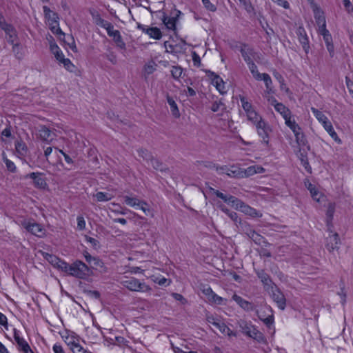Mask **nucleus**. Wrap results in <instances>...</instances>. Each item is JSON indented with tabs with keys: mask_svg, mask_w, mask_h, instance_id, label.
Instances as JSON below:
<instances>
[{
	"mask_svg": "<svg viewBox=\"0 0 353 353\" xmlns=\"http://www.w3.org/2000/svg\"><path fill=\"white\" fill-rule=\"evenodd\" d=\"M62 265H63V271L77 278L83 279L89 274L88 267L81 261H77L72 265L67 263Z\"/></svg>",
	"mask_w": 353,
	"mask_h": 353,
	"instance_id": "nucleus-1",
	"label": "nucleus"
},
{
	"mask_svg": "<svg viewBox=\"0 0 353 353\" xmlns=\"http://www.w3.org/2000/svg\"><path fill=\"white\" fill-rule=\"evenodd\" d=\"M311 111L319 121L321 123L325 131L330 134V136L338 143H341V140L338 137L336 132L334 131L332 123L328 118L320 110L315 108H311Z\"/></svg>",
	"mask_w": 353,
	"mask_h": 353,
	"instance_id": "nucleus-2",
	"label": "nucleus"
},
{
	"mask_svg": "<svg viewBox=\"0 0 353 353\" xmlns=\"http://www.w3.org/2000/svg\"><path fill=\"white\" fill-rule=\"evenodd\" d=\"M124 202L129 206L134 208L135 209H139L147 215L153 216L154 213L152 210L150 208L149 204L143 200H140L137 197H131L129 196H123Z\"/></svg>",
	"mask_w": 353,
	"mask_h": 353,
	"instance_id": "nucleus-3",
	"label": "nucleus"
},
{
	"mask_svg": "<svg viewBox=\"0 0 353 353\" xmlns=\"http://www.w3.org/2000/svg\"><path fill=\"white\" fill-rule=\"evenodd\" d=\"M0 28L5 31L6 34L8 37V41L12 44L13 52L18 54L17 50L19 48V43H14L17 39L16 30L11 25L6 23L3 17L1 14H0Z\"/></svg>",
	"mask_w": 353,
	"mask_h": 353,
	"instance_id": "nucleus-4",
	"label": "nucleus"
},
{
	"mask_svg": "<svg viewBox=\"0 0 353 353\" xmlns=\"http://www.w3.org/2000/svg\"><path fill=\"white\" fill-rule=\"evenodd\" d=\"M121 284L132 292H148L151 290L149 285L134 277L122 281Z\"/></svg>",
	"mask_w": 353,
	"mask_h": 353,
	"instance_id": "nucleus-5",
	"label": "nucleus"
},
{
	"mask_svg": "<svg viewBox=\"0 0 353 353\" xmlns=\"http://www.w3.org/2000/svg\"><path fill=\"white\" fill-rule=\"evenodd\" d=\"M206 321L208 323L216 327L222 334L228 336H236L223 322L214 315L208 313L206 314Z\"/></svg>",
	"mask_w": 353,
	"mask_h": 353,
	"instance_id": "nucleus-6",
	"label": "nucleus"
},
{
	"mask_svg": "<svg viewBox=\"0 0 353 353\" xmlns=\"http://www.w3.org/2000/svg\"><path fill=\"white\" fill-rule=\"evenodd\" d=\"M258 317L268 327L274 323V315L272 307L270 305H264L256 312Z\"/></svg>",
	"mask_w": 353,
	"mask_h": 353,
	"instance_id": "nucleus-7",
	"label": "nucleus"
},
{
	"mask_svg": "<svg viewBox=\"0 0 353 353\" xmlns=\"http://www.w3.org/2000/svg\"><path fill=\"white\" fill-rule=\"evenodd\" d=\"M21 225L29 232L38 237H43L45 235L44 228L36 222L23 220L21 222Z\"/></svg>",
	"mask_w": 353,
	"mask_h": 353,
	"instance_id": "nucleus-8",
	"label": "nucleus"
},
{
	"mask_svg": "<svg viewBox=\"0 0 353 353\" xmlns=\"http://www.w3.org/2000/svg\"><path fill=\"white\" fill-rule=\"evenodd\" d=\"M266 292L276 303L278 307L283 310L286 306V299L277 286L275 285L272 287V290H268Z\"/></svg>",
	"mask_w": 353,
	"mask_h": 353,
	"instance_id": "nucleus-9",
	"label": "nucleus"
},
{
	"mask_svg": "<svg viewBox=\"0 0 353 353\" xmlns=\"http://www.w3.org/2000/svg\"><path fill=\"white\" fill-rule=\"evenodd\" d=\"M210 191L212 194H215L217 197L223 200L224 202L231 205V206L236 210H238L239 206L240 205L242 201L241 200L239 199L238 198L234 196L224 194L220 191L216 190L212 188H210Z\"/></svg>",
	"mask_w": 353,
	"mask_h": 353,
	"instance_id": "nucleus-10",
	"label": "nucleus"
},
{
	"mask_svg": "<svg viewBox=\"0 0 353 353\" xmlns=\"http://www.w3.org/2000/svg\"><path fill=\"white\" fill-rule=\"evenodd\" d=\"M241 327L242 329V332L248 335V336L256 340L259 342H265V338L261 332L258 331L255 327L252 325L243 322L241 325Z\"/></svg>",
	"mask_w": 353,
	"mask_h": 353,
	"instance_id": "nucleus-11",
	"label": "nucleus"
},
{
	"mask_svg": "<svg viewBox=\"0 0 353 353\" xmlns=\"http://www.w3.org/2000/svg\"><path fill=\"white\" fill-rule=\"evenodd\" d=\"M36 136L38 139L47 143H50L55 137V134L46 125L39 126Z\"/></svg>",
	"mask_w": 353,
	"mask_h": 353,
	"instance_id": "nucleus-12",
	"label": "nucleus"
},
{
	"mask_svg": "<svg viewBox=\"0 0 353 353\" xmlns=\"http://www.w3.org/2000/svg\"><path fill=\"white\" fill-rule=\"evenodd\" d=\"M312 9L314 12V19L318 27L325 26L326 21L324 16V12L314 2L313 0L310 1Z\"/></svg>",
	"mask_w": 353,
	"mask_h": 353,
	"instance_id": "nucleus-13",
	"label": "nucleus"
},
{
	"mask_svg": "<svg viewBox=\"0 0 353 353\" xmlns=\"http://www.w3.org/2000/svg\"><path fill=\"white\" fill-rule=\"evenodd\" d=\"M257 133L262 138L263 142L265 145L269 143V134L271 132L270 126L265 122H260L256 125Z\"/></svg>",
	"mask_w": 353,
	"mask_h": 353,
	"instance_id": "nucleus-14",
	"label": "nucleus"
},
{
	"mask_svg": "<svg viewBox=\"0 0 353 353\" xmlns=\"http://www.w3.org/2000/svg\"><path fill=\"white\" fill-rule=\"evenodd\" d=\"M48 20L50 29L52 32V33L57 34L60 39H62L61 37H65V34L62 32L59 25V17L57 14H55L54 19L52 18H46Z\"/></svg>",
	"mask_w": 353,
	"mask_h": 353,
	"instance_id": "nucleus-15",
	"label": "nucleus"
},
{
	"mask_svg": "<svg viewBox=\"0 0 353 353\" xmlns=\"http://www.w3.org/2000/svg\"><path fill=\"white\" fill-rule=\"evenodd\" d=\"M268 101L272 105L275 110L279 112L283 119L291 114L290 110L285 107L283 103L277 102V101L272 97H268Z\"/></svg>",
	"mask_w": 353,
	"mask_h": 353,
	"instance_id": "nucleus-16",
	"label": "nucleus"
},
{
	"mask_svg": "<svg viewBox=\"0 0 353 353\" xmlns=\"http://www.w3.org/2000/svg\"><path fill=\"white\" fill-rule=\"evenodd\" d=\"M237 210L241 211V212L244 213L245 214L250 216L252 218L261 217L263 215L261 212L250 207V205H247L246 203H245L243 201H241Z\"/></svg>",
	"mask_w": 353,
	"mask_h": 353,
	"instance_id": "nucleus-17",
	"label": "nucleus"
},
{
	"mask_svg": "<svg viewBox=\"0 0 353 353\" xmlns=\"http://www.w3.org/2000/svg\"><path fill=\"white\" fill-rule=\"evenodd\" d=\"M326 248L330 252L339 248L340 239L337 233L331 232L326 239Z\"/></svg>",
	"mask_w": 353,
	"mask_h": 353,
	"instance_id": "nucleus-18",
	"label": "nucleus"
},
{
	"mask_svg": "<svg viewBox=\"0 0 353 353\" xmlns=\"http://www.w3.org/2000/svg\"><path fill=\"white\" fill-rule=\"evenodd\" d=\"M256 274L258 277L260 279L261 281L262 282L265 291L272 290V287L275 285V284L272 282V279H270V276L263 270H258L256 272Z\"/></svg>",
	"mask_w": 353,
	"mask_h": 353,
	"instance_id": "nucleus-19",
	"label": "nucleus"
},
{
	"mask_svg": "<svg viewBox=\"0 0 353 353\" xmlns=\"http://www.w3.org/2000/svg\"><path fill=\"white\" fill-rule=\"evenodd\" d=\"M108 34L112 37L114 41H115L117 46L121 49L125 48V43L123 42L120 32L119 30H114L113 25L111 26L110 29L107 30Z\"/></svg>",
	"mask_w": 353,
	"mask_h": 353,
	"instance_id": "nucleus-20",
	"label": "nucleus"
},
{
	"mask_svg": "<svg viewBox=\"0 0 353 353\" xmlns=\"http://www.w3.org/2000/svg\"><path fill=\"white\" fill-rule=\"evenodd\" d=\"M47 39L49 41L50 49L51 52L54 54V57L59 62L61 61L62 59L65 57L62 51L60 50L59 46L55 43L54 39L51 35H49V37Z\"/></svg>",
	"mask_w": 353,
	"mask_h": 353,
	"instance_id": "nucleus-21",
	"label": "nucleus"
},
{
	"mask_svg": "<svg viewBox=\"0 0 353 353\" xmlns=\"http://www.w3.org/2000/svg\"><path fill=\"white\" fill-rule=\"evenodd\" d=\"M221 170H225V174L231 177L243 178V169L232 165L228 168L227 166H222Z\"/></svg>",
	"mask_w": 353,
	"mask_h": 353,
	"instance_id": "nucleus-22",
	"label": "nucleus"
},
{
	"mask_svg": "<svg viewBox=\"0 0 353 353\" xmlns=\"http://www.w3.org/2000/svg\"><path fill=\"white\" fill-rule=\"evenodd\" d=\"M261 80H263L265 83L266 87V91L265 92V97L268 99V97H270V94L274 93L272 81L271 79L270 76L267 73H263L261 74Z\"/></svg>",
	"mask_w": 353,
	"mask_h": 353,
	"instance_id": "nucleus-23",
	"label": "nucleus"
},
{
	"mask_svg": "<svg viewBox=\"0 0 353 353\" xmlns=\"http://www.w3.org/2000/svg\"><path fill=\"white\" fill-rule=\"evenodd\" d=\"M232 299L243 310L247 311L253 310L254 306L249 301L243 299L242 297L237 294H234L232 296Z\"/></svg>",
	"mask_w": 353,
	"mask_h": 353,
	"instance_id": "nucleus-24",
	"label": "nucleus"
},
{
	"mask_svg": "<svg viewBox=\"0 0 353 353\" xmlns=\"http://www.w3.org/2000/svg\"><path fill=\"white\" fill-rule=\"evenodd\" d=\"M43 256L52 265L58 268L59 269H61V270H63V265L62 263H66L65 262L60 260L56 256L50 254L48 253H43Z\"/></svg>",
	"mask_w": 353,
	"mask_h": 353,
	"instance_id": "nucleus-25",
	"label": "nucleus"
},
{
	"mask_svg": "<svg viewBox=\"0 0 353 353\" xmlns=\"http://www.w3.org/2000/svg\"><path fill=\"white\" fill-rule=\"evenodd\" d=\"M305 185L310 191L313 199L319 202L320 201L321 194L317 190L316 187L314 185H312L308 180H306L305 181Z\"/></svg>",
	"mask_w": 353,
	"mask_h": 353,
	"instance_id": "nucleus-26",
	"label": "nucleus"
},
{
	"mask_svg": "<svg viewBox=\"0 0 353 353\" xmlns=\"http://www.w3.org/2000/svg\"><path fill=\"white\" fill-rule=\"evenodd\" d=\"M157 68V64L152 60L147 62L143 66V76L146 78L148 75L152 74Z\"/></svg>",
	"mask_w": 353,
	"mask_h": 353,
	"instance_id": "nucleus-27",
	"label": "nucleus"
},
{
	"mask_svg": "<svg viewBox=\"0 0 353 353\" xmlns=\"http://www.w3.org/2000/svg\"><path fill=\"white\" fill-rule=\"evenodd\" d=\"M15 150L19 157H24L28 153V148L22 141H17L15 143Z\"/></svg>",
	"mask_w": 353,
	"mask_h": 353,
	"instance_id": "nucleus-28",
	"label": "nucleus"
},
{
	"mask_svg": "<svg viewBox=\"0 0 353 353\" xmlns=\"http://www.w3.org/2000/svg\"><path fill=\"white\" fill-rule=\"evenodd\" d=\"M212 83L216 86V88L221 94H223L226 92L224 82L219 76H214L212 79Z\"/></svg>",
	"mask_w": 353,
	"mask_h": 353,
	"instance_id": "nucleus-29",
	"label": "nucleus"
},
{
	"mask_svg": "<svg viewBox=\"0 0 353 353\" xmlns=\"http://www.w3.org/2000/svg\"><path fill=\"white\" fill-rule=\"evenodd\" d=\"M248 119L252 121L255 126L257 125L260 122H263L262 117L255 111V110L249 112L246 114Z\"/></svg>",
	"mask_w": 353,
	"mask_h": 353,
	"instance_id": "nucleus-30",
	"label": "nucleus"
},
{
	"mask_svg": "<svg viewBox=\"0 0 353 353\" xmlns=\"http://www.w3.org/2000/svg\"><path fill=\"white\" fill-rule=\"evenodd\" d=\"M14 338L19 350L22 351L28 347L29 345L28 343L23 338L20 337L19 332L16 330L14 331Z\"/></svg>",
	"mask_w": 353,
	"mask_h": 353,
	"instance_id": "nucleus-31",
	"label": "nucleus"
},
{
	"mask_svg": "<svg viewBox=\"0 0 353 353\" xmlns=\"http://www.w3.org/2000/svg\"><path fill=\"white\" fill-rule=\"evenodd\" d=\"M167 101L170 107V110L172 115L176 118H179L180 117V112L174 100L170 97L168 96Z\"/></svg>",
	"mask_w": 353,
	"mask_h": 353,
	"instance_id": "nucleus-32",
	"label": "nucleus"
},
{
	"mask_svg": "<svg viewBox=\"0 0 353 353\" xmlns=\"http://www.w3.org/2000/svg\"><path fill=\"white\" fill-rule=\"evenodd\" d=\"M299 39L301 43L302 44L303 48L307 52L309 50V41L307 35L305 33L304 30H299Z\"/></svg>",
	"mask_w": 353,
	"mask_h": 353,
	"instance_id": "nucleus-33",
	"label": "nucleus"
},
{
	"mask_svg": "<svg viewBox=\"0 0 353 353\" xmlns=\"http://www.w3.org/2000/svg\"><path fill=\"white\" fill-rule=\"evenodd\" d=\"M93 196L99 202L108 201L114 197L112 194L103 192H98L95 194H94Z\"/></svg>",
	"mask_w": 353,
	"mask_h": 353,
	"instance_id": "nucleus-34",
	"label": "nucleus"
},
{
	"mask_svg": "<svg viewBox=\"0 0 353 353\" xmlns=\"http://www.w3.org/2000/svg\"><path fill=\"white\" fill-rule=\"evenodd\" d=\"M208 301L210 303L216 305H225L226 303V299H224L223 298L218 296L214 292L212 293V295L208 298Z\"/></svg>",
	"mask_w": 353,
	"mask_h": 353,
	"instance_id": "nucleus-35",
	"label": "nucleus"
},
{
	"mask_svg": "<svg viewBox=\"0 0 353 353\" xmlns=\"http://www.w3.org/2000/svg\"><path fill=\"white\" fill-rule=\"evenodd\" d=\"M284 119L286 125H288L292 130L293 132H296V131H299L301 129V128L296 123L294 119H292L291 114Z\"/></svg>",
	"mask_w": 353,
	"mask_h": 353,
	"instance_id": "nucleus-36",
	"label": "nucleus"
},
{
	"mask_svg": "<svg viewBox=\"0 0 353 353\" xmlns=\"http://www.w3.org/2000/svg\"><path fill=\"white\" fill-rule=\"evenodd\" d=\"M241 53L247 63L252 61L250 55L252 53V50L251 48H248L245 45H243L241 48Z\"/></svg>",
	"mask_w": 353,
	"mask_h": 353,
	"instance_id": "nucleus-37",
	"label": "nucleus"
},
{
	"mask_svg": "<svg viewBox=\"0 0 353 353\" xmlns=\"http://www.w3.org/2000/svg\"><path fill=\"white\" fill-rule=\"evenodd\" d=\"M248 68L252 74L254 78L257 81H261V74L257 70V67L255 63L252 61L248 63Z\"/></svg>",
	"mask_w": 353,
	"mask_h": 353,
	"instance_id": "nucleus-38",
	"label": "nucleus"
},
{
	"mask_svg": "<svg viewBox=\"0 0 353 353\" xmlns=\"http://www.w3.org/2000/svg\"><path fill=\"white\" fill-rule=\"evenodd\" d=\"M148 163L151 164L152 168L156 170L163 172L167 169L165 166L163 165L162 163H161L158 159H154L153 157L151 158Z\"/></svg>",
	"mask_w": 353,
	"mask_h": 353,
	"instance_id": "nucleus-39",
	"label": "nucleus"
},
{
	"mask_svg": "<svg viewBox=\"0 0 353 353\" xmlns=\"http://www.w3.org/2000/svg\"><path fill=\"white\" fill-rule=\"evenodd\" d=\"M327 50H328L330 55L331 57H333L334 55V47L332 42V37H327L323 39Z\"/></svg>",
	"mask_w": 353,
	"mask_h": 353,
	"instance_id": "nucleus-40",
	"label": "nucleus"
},
{
	"mask_svg": "<svg viewBox=\"0 0 353 353\" xmlns=\"http://www.w3.org/2000/svg\"><path fill=\"white\" fill-rule=\"evenodd\" d=\"M146 33L151 37L155 39H159L161 38V32L157 28H148Z\"/></svg>",
	"mask_w": 353,
	"mask_h": 353,
	"instance_id": "nucleus-41",
	"label": "nucleus"
},
{
	"mask_svg": "<svg viewBox=\"0 0 353 353\" xmlns=\"http://www.w3.org/2000/svg\"><path fill=\"white\" fill-rule=\"evenodd\" d=\"M70 349L73 353H91L84 349L81 345L75 342H71L70 343Z\"/></svg>",
	"mask_w": 353,
	"mask_h": 353,
	"instance_id": "nucleus-42",
	"label": "nucleus"
},
{
	"mask_svg": "<svg viewBox=\"0 0 353 353\" xmlns=\"http://www.w3.org/2000/svg\"><path fill=\"white\" fill-rule=\"evenodd\" d=\"M248 237L256 244L261 245L263 243H265L264 237L257 233L255 230Z\"/></svg>",
	"mask_w": 353,
	"mask_h": 353,
	"instance_id": "nucleus-43",
	"label": "nucleus"
},
{
	"mask_svg": "<svg viewBox=\"0 0 353 353\" xmlns=\"http://www.w3.org/2000/svg\"><path fill=\"white\" fill-rule=\"evenodd\" d=\"M240 101L241 103L242 108L246 112V114L254 110L251 103H250L244 97L241 96Z\"/></svg>",
	"mask_w": 353,
	"mask_h": 353,
	"instance_id": "nucleus-44",
	"label": "nucleus"
},
{
	"mask_svg": "<svg viewBox=\"0 0 353 353\" xmlns=\"http://www.w3.org/2000/svg\"><path fill=\"white\" fill-rule=\"evenodd\" d=\"M95 21H96L97 25L101 26V28H105L106 30L108 29H110L111 28V26L112 25L108 21H105V20L103 19L102 18H101L99 14H97V17H95Z\"/></svg>",
	"mask_w": 353,
	"mask_h": 353,
	"instance_id": "nucleus-45",
	"label": "nucleus"
},
{
	"mask_svg": "<svg viewBox=\"0 0 353 353\" xmlns=\"http://www.w3.org/2000/svg\"><path fill=\"white\" fill-rule=\"evenodd\" d=\"M163 21L165 26L170 30H174L175 28L176 18L164 17Z\"/></svg>",
	"mask_w": 353,
	"mask_h": 353,
	"instance_id": "nucleus-46",
	"label": "nucleus"
},
{
	"mask_svg": "<svg viewBox=\"0 0 353 353\" xmlns=\"http://www.w3.org/2000/svg\"><path fill=\"white\" fill-rule=\"evenodd\" d=\"M238 227H240L241 230L245 232L248 236L254 231L248 223L243 222L242 221H239V225Z\"/></svg>",
	"mask_w": 353,
	"mask_h": 353,
	"instance_id": "nucleus-47",
	"label": "nucleus"
},
{
	"mask_svg": "<svg viewBox=\"0 0 353 353\" xmlns=\"http://www.w3.org/2000/svg\"><path fill=\"white\" fill-rule=\"evenodd\" d=\"M335 211V204L332 203H330L327 206V209L326 211V216L327 219V223H330L332 219Z\"/></svg>",
	"mask_w": 353,
	"mask_h": 353,
	"instance_id": "nucleus-48",
	"label": "nucleus"
},
{
	"mask_svg": "<svg viewBox=\"0 0 353 353\" xmlns=\"http://www.w3.org/2000/svg\"><path fill=\"white\" fill-rule=\"evenodd\" d=\"M59 63H62L64 66V68L69 72H72L74 71L75 66L71 62V61L69 59L63 58L61 61L59 62Z\"/></svg>",
	"mask_w": 353,
	"mask_h": 353,
	"instance_id": "nucleus-49",
	"label": "nucleus"
},
{
	"mask_svg": "<svg viewBox=\"0 0 353 353\" xmlns=\"http://www.w3.org/2000/svg\"><path fill=\"white\" fill-rule=\"evenodd\" d=\"M296 141L298 143L299 145H305V138L303 132H301V129H300L299 131H296V132H294Z\"/></svg>",
	"mask_w": 353,
	"mask_h": 353,
	"instance_id": "nucleus-50",
	"label": "nucleus"
},
{
	"mask_svg": "<svg viewBox=\"0 0 353 353\" xmlns=\"http://www.w3.org/2000/svg\"><path fill=\"white\" fill-rule=\"evenodd\" d=\"M2 157H3V160L4 163H6V168H8V170L12 172H14L16 171V166H15L14 163L6 157V154L4 152H3Z\"/></svg>",
	"mask_w": 353,
	"mask_h": 353,
	"instance_id": "nucleus-51",
	"label": "nucleus"
},
{
	"mask_svg": "<svg viewBox=\"0 0 353 353\" xmlns=\"http://www.w3.org/2000/svg\"><path fill=\"white\" fill-rule=\"evenodd\" d=\"M138 154L139 157H141L143 160L146 161L148 163H149L150 160L152 157V154L145 149H139L138 150Z\"/></svg>",
	"mask_w": 353,
	"mask_h": 353,
	"instance_id": "nucleus-52",
	"label": "nucleus"
},
{
	"mask_svg": "<svg viewBox=\"0 0 353 353\" xmlns=\"http://www.w3.org/2000/svg\"><path fill=\"white\" fill-rule=\"evenodd\" d=\"M183 73V69L180 66H173L171 70V74L175 79H179Z\"/></svg>",
	"mask_w": 353,
	"mask_h": 353,
	"instance_id": "nucleus-53",
	"label": "nucleus"
},
{
	"mask_svg": "<svg viewBox=\"0 0 353 353\" xmlns=\"http://www.w3.org/2000/svg\"><path fill=\"white\" fill-rule=\"evenodd\" d=\"M243 178L248 177L256 174V165L248 167L247 169H243Z\"/></svg>",
	"mask_w": 353,
	"mask_h": 353,
	"instance_id": "nucleus-54",
	"label": "nucleus"
},
{
	"mask_svg": "<svg viewBox=\"0 0 353 353\" xmlns=\"http://www.w3.org/2000/svg\"><path fill=\"white\" fill-rule=\"evenodd\" d=\"M85 241L91 244V245L94 248L97 249L100 248L99 241L92 237L88 236L87 235L85 236Z\"/></svg>",
	"mask_w": 353,
	"mask_h": 353,
	"instance_id": "nucleus-55",
	"label": "nucleus"
},
{
	"mask_svg": "<svg viewBox=\"0 0 353 353\" xmlns=\"http://www.w3.org/2000/svg\"><path fill=\"white\" fill-rule=\"evenodd\" d=\"M92 268L98 269L104 268V263L98 258L94 257L92 259V264H90Z\"/></svg>",
	"mask_w": 353,
	"mask_h": 353,
	"instance_id": "nucleus-56",
	"label": "nucleus"
},
{
	"mask_svg": "<svg viewBox=\"0 0 353 353\" xmlns=\"http://www.w3.org/2000/svg\"><path fill=\"white\" fill-rule=\"evenodd\" d=\"M77 228L79 230H83L85 228V221L83 216H79L77 219Z\"/></svg>",
	"mask_w": 353,
	"mask_h": 353,
	"instance_id": "nucleus-57",
	"label": "nucleus"
},
{
	"mask_svg": "<svg viewBox=\"0 0 353 353\" xmlns=\"http://www.w3.org/2000/svg\"><path fill=\"white\" fill-rule=\"evenodd\" d=\"M318 31L321 35L323 36V38H326L327 37H332L330 32L326 29L325 26H321L319 28Z\"/></svg>",
	"mask_w": 353,
	"mask_h": 353,
	"instance_id": "nucleus-58",
	"label": "nucleus"
},
{
	"mask_svg": "<svg viewBox=\"0 0 353 353\" xmlns=\"http://www.w3.org/2000/svg\"><path fill=\"white\" fill-rule=\"evenodd\" d=\"M43 12L45 14L46 19L50 18L51 16H52V18L54 19V16H55L56 13L51 11V10L48 6H43Z\"/></svg>",
	"mask_w": 353,
	"mask_h": 353,
	"instance_id": "nucleus-59",
	"label": "nucleus"
},
{
	"mask_svg": "<svg viewBox=\"0 0 353 353\" xmlns=\"http://www.w3.org/2000/svg\"><path fill=\"white\" fill-rule=\"evenodd\" d=\"M105 57L112 63L116 64L117 63V59L116 54L110 51L108 53L105 54Z\"/></svg>",
	"mask_w": 353,
	"mask_h": 353,
	"instance_id": "nucleus-60",
	"label": "nucleus"
},
{
	"mask_svg": "<svg viewBox=\"0 0 353 353\" xmlns=\"http://www.w3.org/2000/svg\"><path fill=\"white\" fill-rule=\"evenodd\" d=\"M34 184L38 188H43L46 185V183L43 179L38 176L37 179H34Z\"/></svg>",
	"mask_w": 353,
	"mask_h": 353,
	"instance_id": "nucleus-61",
	"label": "nucleus"
},
{
	"mask_svg": "<svg viewBox=\"0 0 353 353\" xmlns=\"http://www.w3.org/2000/svg\"><path fill=\"white\" fill-rule=\"evenodd\" d=\"M192 61H193L194 65L197 67L200 66L201 59H200V57L197 54V53L196 52H192Z\"/></svg>",
	"mask_w": 353,
	"mask_h": 353,
	"instance_id": "nucleus-62",
	"label": "nucleus"
},
{
	"mask_svg": "<svg viewBox=\"0 0 353 353\" xmlns=\"http://www.w3.org/2000/svg\"><path fill=\"white\" fill-rule=\"evenodd\" d=\"M223 106L221 101H214L211 107V110L213 112H218L221 110V108Z\"/></svg>",
	"mask_w": 353,
	"mask_h": 353,
	"instance_id": "nucleus-63",
	"label": "nucleus"
},
{
	"mask_svg": "<svg viewBox=\"0 0 353 353\" xmlns=\"http://www.w3.org/2000/svg\"><path fill=\"white\" fill-rule=\"evenodd\" d=\"M228 216L236 223L237 226L239 225V221L241 220L239 218L238 214L235 212L232 211Z\"/></svg>",
	"mask_w": 353,
	"mask_h": 353,
	"instance_id": "nucleus-64",
	"label": "nucleus"
}]
</instances>
